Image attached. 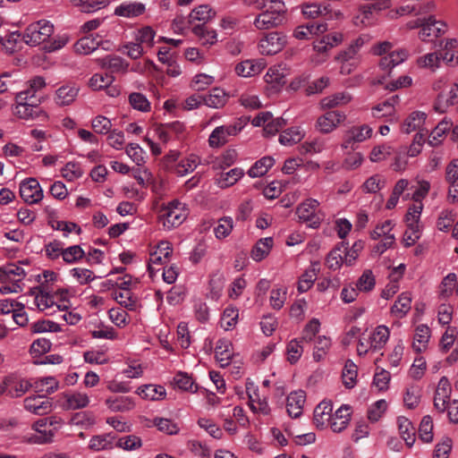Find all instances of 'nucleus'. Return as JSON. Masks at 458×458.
Listing matches in <instances>:
<instances>
[{"instance_id":"f257e3e1","label":"nucleus","mask_w":458,"mask_h":458,"mask_svg":"<svg viewBox=\"0 0 458 458\" xmlns=\"http://www.w3.org/2000/svg\"><path fill=\"white\" fill-rule=\"evenodd\" d=\"M188 214L186 204L174 199L162 205L159 210L158 221L164 230L171 231L179 227L185 221Z\"/></svg>"},{"instance_id":"f03ea898","label":"nucleus","mask_w":458,"mask_h":458,"mask_svg":"<svg viewBox=\"0 0 458 458\" xmlns=\"http://www.w3.org/2000/svg\"><path fill=\"white\" fill-rule=\"evenodd\" d=\"M285 7L282 0L272 1L255 17L254 27L259 30H267L281 25L284 19Z\"/></svg>"},{"instance_id":"7ed1b4c3","label":"nucleus","mask_w":458,"mask_h":458,"mask_svg":"<svg viewBox=\"0 0 458 458\" xmlns=\"http://www.w3.org/2000/svg\"><path fill=\"white\" fill-rule=\"evenodd\" d=\"M54 33V25L47 20L30 24L23 32L22 39L30 46H38L46 42Z\"/></svg>"},{"instance_id":"20e7f679","label":"nucleus","mask_w":458,"mask_h":458,"mask_svg":"<svg viewBox=\"0 0 458 458\" xmlns=\"http://www.w3.org/2000/svg\"><path fill=\"white\" fill-rule=\"evenodd\" d=\"M15 102L13 113L21 119H35L40 114L45 115L38 105L39 100L37 98H30L28 93H17Z\"/></svg>"},{"instance_id":"39448f33","label":"nucleus","mask_w":458,"mask_h":458,"mask_svg":"<svg viewBox=\"0 0 458 458\" xmlns=\"http://www.w3.org/2000/svg\"><path fill=\"white\" fill-rule=\"evenodd\" d=\"M342 33L334 32L322 37L313 42L315 54L311 56V62L316 65L323 64L328 56V52L343 42Z\"/></svg>"},{"instance_id":"423d86ee","label":"nucleus","mask_w":458,"mask_h":458,"mask_svg":"<svg viewBox=\"0 0 458 458\" xmlns=\"http://www.w3.org/2000/svg\"><path fill=\"white\" fill-rule=\"evenodd\" d=\"M363 45V38H358L345 50L340 52L335 56V60L341 63V73L349 74L353 71L358 64V52Z\"/></svg>"},{"instance_id":"0eeeda50","label":"nucleus","mask_w":458,"mask_h":458,"mask_svg":"<svg viewBox=\"0 0 458 458\" xmlns=\"http://www.w3.org/2000/svg\"><path fill=\"white\" fill-rule=\"evenodd\" d=\"M372 133L373 130L368 124L352 126L344 132L341 147L344 149H355L360 143L369 139Z\"/></svg>"},{"instance_id":"6e6552de","label":"nucleus","mask_w":458,"mask_h":458,"mask_svg":"<svg viewBox=\"0 0 458 458\" xmlns=\"http://www.w3.org/2000/svg\"><path fill=\"white\" fill-rule=\"evenodd\" d=\"M318 206L319 202L315 199H307L301 202L296 209L299 220L311 228H318L321 223V217L318 213Z\"/></svg>"},{"instance_id":"1a4fd4ad","label":"nucleus","mask_w":458,"mask_h":458,"mask_svg":"<svg viewBox=\"0 0 458 458\" xmlns=\"http://www.w3.org/2000/svg\"><path fill=\"white\" fill-rule=\"evenodd\" d=\"M345 119L346 115L344 112L337 110L327 111L318 117L315 127L319 132L328 134L337 129Z\"/></svg>"},{"instance_id":"9d476101","label":"nucleus","mask_w":458,"mask_h":458,"mask_svg":"<svg viewBox=\"0 0 458 458\" xmlns=\"http://www.w3.org/2000/svg\"><path fill=\"white\" fill-rule=\"evenodd\" d=\"M286 45V38L279 32L267 34L259 43L260 54L272 55L280 52Z\"/></svg>"},{"instance_id":"9b49d317","label":"nucleus","mask_w":458,"mask_h":458,"mask_svg":"<svg viewBox=\"0 0 458 458\" xmlns=\"http://www.w3.org/2000/svg\"><path fill=\"white\" fill-rule=\"evenodd\" d=\"M21 198L29 204H36L43 199V191L35 178L23 180L20 184Z\"/></svg>"},{"instance_id":"f8f14e48","label":"nucleus","mask_w":458,"mask_h":458,"mask_svg":"<svg viewBox=\"0 0 458 458\" xmlns=\"http://www.w3.org/2000/svg\"><path fill=\"white\" fill-rule=\"evenodd\" d=\"M301 11L303 15L309 19L322 16L327 20H339L343 17V13L339 10H332L330 5L305 4L301 7Z\"/></svg>"},{"instance_id":"ddd939ff","label":"nucleus","mask_w":458,"mask_h":458,"mask_svg":"<svg viewBox=\"0 0 458 458\" xmlns=\"http://www.w3.org/2000/svg\"><path fill=\"white\" fill-rule=\"evenodd\" d=\"M434 8L435 4L431 1L422 3V0H410L409 3H407L404 5H402L396 10L390 11L387 13V16L390 19H395L399 16H403L412 13H414L415 14L427 13L433 10Z\"/></svg>"},{"instance_id":"4468645a","label":"nucleus","mask_w":458,"mask_h":458,"mask_svg":"<svg viewBox=\"0 0 458 458\" xmlns=\"http://www.w3.org/2000/svg\"><path fill=\"white\" fill-rule=\"evenodd\" d=\"M446 28L447 26L444 21H437L435 17L430 16L422 21L419 37L423 41H431L444 34Z\"/></svg>"},{"instance_id":"2eb2a0df","label":"nucleus","mask_w":458,"mask_h":458,"mask_svg":"<svg viewBox=\"0 0 458 458\" xmlns=\"http://www.w3.org/2000/svg\"><path fill=\"white\" fill-rule=\"evenodd\" d=\"M23 403L26 411L38 416L46 415L53 409L51 400L43 394L29 396Z\"/></svg>"},{"instance_id":"dca6fc26","label":"nucleus","mask_w":458,"mask_h":458,"mask_svg":"<svg viewBox=\"0 0 458 458\" xmlns=\"http://www.w3.org/2000/svg\"><path fill=\"white\" fill-rule=\"evenodd\" d=\"M452 393V387L449 380L445 377H442L437 384L435 396H434V407L440 412H444L447 404L450 403V396Z\"/></svg>"},{"instance_id":"f3484780","label":"nucleus","mask_w":458,"mask_h":458,"mask_svg":"<svg viewBox=\"0 0 458 458\" xmlns=\"http://www.w3.org/2000/svg\"><path fill=\"white\" fill-rule=\"evenodd\" d=\"M146 4L138 1H125L114 8V14L126 19H135L146 13Z\"/></svg>"},{"instance_id":"a211bd4d","label":"nucleus","mask_w":458,"mask_h":458,"mask_svg":"<svg viewBox=\"0 0 458 458\" xmlns=\"http://www.w3.org/2000/svg\"><path fill=\"white\" fill-rule=\"evenodd\" d=\"M241 131L236 125H223L214 129L208 138L209 146L218 148L225 144L229 136H234Z\"/></svg>"},{"instance_id":"6ab92c4d","label":"nucleus","mask_w":458,"mask_h":458,"mask_svg":"<svg viewBox=\"0 0 458 458\" xmlns=\"http://www.w3.org/2000/svg\"><path fill=\"white\" fill-rule=\"evenodd\" d=\"M266 65L264 59H248L235 66V72L241 77L249 78L260 73Z\"/></svg>"},{"instance_id":"aec40b11","label":"nucleus","mask_w":458,"mask_h":458,"mask_svg":"<svg viewBox=\"0 0 458 458\" xmlns=\"http://www.w3.org/2000/svg\"><path fill=\"white\" fill-rule=\"evenodd\" d=\"M456 103H458V83H453L446 93H438L434 109L436 112L445 113L449 106Z\"/></svg>"},{"instance_id":"412c9836","label":"nucleus","mask_w":458,"mask_h":458,"mask_svg":"<svg viewBox=\"0 0 458 458\" xmlns=\"http://www.w3.org/2000/svg\"><path fill=\"white\" fill-rule=\"evenodd\" d=\"M350 422V406L344 404L339 407L328 421L331 429L340 433L347 428Z\"/></svg>"},{"instance_id":"4be33fe9","label":"nucleus","mask_w":458,"mask_h":458,"mask_svg":"<svg viewBox=\"0 0 458 458\" xmlns=\"http://www.w3.org/2000/svg\"><path fill=\"white\" fill-rule=\"evenodd\" d=\"M64 403L63 407L65 410H79L85 408L89 403V397L86 393L71 391L63 394Z\"/></svg>"},{"instance_id":"5701e85b","label":"nucleus","mask_w":458,"mask_h":458,"mask_svg":"<svg viewBox=\"0 0 458 458\" xmlns=\"http://www.w3.org/2000/svg\"><path fill=\"white\" fill-rule=\"evenodd\" d=\"M79 93V88L72 83L61 86L55 90V101L60 106H69L74 102Z\"/></svg>"},{"instance_id":"b1692460","label":"nucleus","mask_w":458,"mask_h":458,"mask_svg":"<svg viewBox=\"0 0 458 458\" xmlns=\"http://www.w3.org/2000/svg\"><path fill=\"white\" fill-rule=\"evenodd\" d=\"M445 178L450 184L448 199L455 202L458 200V158L451 161L446 166Z\"/></svg>"},{"instance_id":"393cba45","label":"nucleus","mask_w":458,"mask_h":458,"mask_svg":"<svg viewBox=\"0 0 458 458\" xmlns=\"http://www.w3.org/2000/svg\"><path fill=\"white\" fill-rule=\"evenodd\" d=\"M426 119V113L421 111L411 112L402 123V132L409 134L412 131L422 130Z\"/></svg>"},{"instance_id":"a878e982","label":"nucleus","mask_w":458,"mask_h":458,"mask_svg":"<svg viewBox=\"0 0 458 458\" xmlns=\"http://www.w3.org/2000/svg\"><path fill=\"white\" fill-rule=\"evenodd\" d=\"M306 400L305 393L301 390L292 392L287 396V411L293 418H298L302 413V408Z\"/></svg>"},{"instance_id":"bb28decb","label":"nucleus","mask_w":458,"mask_h":458,"mask_svg":"<svg viewBox=\"0 0 458 458\" xmlns=\"http://www.w3.org/2000/svg\"><path fill=\"white\" fill-rule=\"evenodd\" d=\"M384 9H386V6H379V3L364 4L360 8L359 13L355 16L354 23L356 25L369 26L374 21V12L382 11Z\"/></svg>"},{"instance_id":"cd10ccee","label":"nucleus","mask_w":458,"mask_h":458,"mask_svg":"<svg viewBox=\"0 0 458 458\" xmlns=\"http://www.w3.org/2000/svg\"><path fill=\"white\" fill-rule=\"evenodd\" d=\"M47 424L53 425V422L48 421V419H41L33 424V428L37 433L30 438L31 443L41 445L52 441L54 436L52 430L44 428Z\"/></svg>"},{"instance_id":"c85d7f7f","label":"nucleus","mask_w":458,"mask_h":458,"mask_svg":"<svg viewBox=\"0 0 458 458\" xmlns=\"http://www.w3.org/2000/svg\"><path fill=\"white\" fill-rule=\"evenodd\" d=\"M215 353L220 367L225 368L228 366L233 354L231 341L227 339H219L215 348Z\"/></svg>"},{"instance_id":"c756f323","label":"nucleus","mask_w":458,"mask_h":458,"mask_svg":"<svg viewBox=\"0 0 458 458\" xmlns=\"http://www.w3.org/2000/svg\"><path fill=\"white\" fill-rule=\"evenodd\" d=\"M156 30L151 26L146 25L133 32V39L145 49H150L156 44Z\"/></svg>"},{"instance_id":"7c9ffc66","label":"nucleus","mask_w":458,"mask_h":458,"mask_svg":"<svg viewBox=\"0 0 458 458\" xmlns=\"http://www.w3.org/2000/svg\"><path fill=\"white\" fill-rule=\"evenodd\" d=\"M400 98L394 95L371 108V114L374 118H382L394 114L395 106L399 103Z\"/></svg>"},{"instance_id":"2f4dec72","label":"nucleus","mask_w":458,"mask_h":458,"mask_svg":"<svg viewBox=\"0 0 458 458\" xmlns=\"http://www.w3.org/2000/svg\"><path fill=\"white\" fill-rule=\"evenodd\" d=\"M453 127V122L451 119L447 117H444L437 125L431 131V133L429 135L428 143L431 146H437L439 145L446 133L451 130Z\"/></svg>"},{"instance_id":"473e14b6","label":"nucleus","mask_w":458,"mask_h":458,"mask_svg":"<svg viewBox=\"0 0 458 458\" xmlns=\"http://www.w3.org/2000/svg\"><path fill=\"white\" fill-rule=\"evenodd\" d=\"M59 387V382L54 377H44L32 380V388L44 396L55 393Z\"/></svg>"},{"instance_id":"72a5a7b5","label":"nucleus","mask_w":458,"mask_h":458,"mask_svg":"<svg viewBox=\"0 0 458 458\" xmlns=\"http://www.w3.org/2000/svg\"><path fill=\"white\" fill-rule=\"evenodd\" d=\"M430 338V329L426 325H419L414 333L412 347L415 352H421L427 349Z\"/></svg>"},{"instance_id":"f704fd0d","label":"nucleus","mask_w":458,"mask_h":458,"mask_svg":"<svg viewBox=\"0 0 458 458\" xmlns=\"http://www.w3.org/2000/svg\"><path fill=\"white\" fill-rule=\"evenodd\" d=\"M390 332L387 327L378 326L369 336V346L372 350H381L389 339Z\"/></svg>"},{"instance_id":"c9c22d12","label":"nucleus","mask_w":458,"mask_h":458,"mask_svg":"<svg viewBox=\"0 0 458 458\" xmlns=\"http://www.w3.org/2000/svg\"><path fill=\"white\" fill-rule=\"evenodd\" d=\"M106 404L112 411H129L135 406L134 401L130 396L110 397L106 400Z\"/></svg>"},{"instance_id":"e433bc0d","label":"nucleus","mask_w":458,"mask_h":458,"mask_svg":"<svg viewBox=\"0 0 458 458\" xmlns=\"http://www.w3.org/2000/svg\"><path fill=\"white\" fill-rule=\"evenodd\" d=\"M411 295L410 293H403L398 296L394 305L391 308V313L398 318H403L411 310Z\"/></svg>"},{"instance_id":"4c0bfd02","label":"nucleus","mask_w":458,"mask_h":458,"mask_svg":"<svg viewBox=\"0 0 458 458\" xmlns=\"http://www.w3.org/2000/svg\"><path fill=\"white\" fill-rule=\"evenodd\" d=\"M114 299L128 310H137L140 307L139 299L131 291H114Z\"/></svg>"},{"instance_id":"58836bf2","label":"nucleus","mask_w":458,"mask_h":458,"mask_svg":"<svg viewBox=\"0 0 458 458\" xmlns=\"http://www.w3.org/2000/svg\"><path fill=\"white\" fill-rule=\"evenodd\" d=\"M199 165V157L194 154H191L185 158L180 160L174 167V172L178 176H184L193 172Z\"/></svg>"},{"instance_id":"ea45409f","label":"nucleus","mask_w":458,"mask_h":458,"mask_svg":"<svg viewBox=\"0 0 458 458\" xmlns=\"http://www.w3.org/2000/svg\"><path fill=\"white\" fill-rule=\"evenodd\" d=\"M275 159L270 156H266L256 161L248 170V175L251 178H258L265 175L274 165Z\"/></svg>"},{"instance_id":"a19ab883","label":"nucleus","mask_w":458,"mask_h":458,"mask_svg":"<svg viewBox=\"0 0 458 458\" xmlns=\"http://www.w3.org/2000/svg\"><path fill=\"white\" fill-rule=\"evenodd\" d=\"M352 100V96L348 92H337L321 99L320 106L322 109H331L348 104Z\"/></svg>"},{"instance_id":"79ce46f5","label":"nucleus","mask_w":458,"mask_h":458,"mask_svg":"<svg viewBox=\"0 0 458 458\" xmlns=\"http://www.w3.org/2000/svg\"><path fill=\"white\" fill-rule=\"evenodd\" d=\"M305 136V131L301 127H291L281 132L279 142L284 146H293L300 142Z\"/></svg>"},{"instance_id":"37998d69","label":"nucleus","mask_w":458,"mask_h":458,"mask_svg":"<svg viewBox=\"0 0 458 458\" xmlns=\"http://www.w3.org/2000/svg\"><path fill=\"white\" fill-rule=\"evenodd\" d=\"M100 65L111 72H123L127 71L129 64L120 56L107 55L100 60Z\"/></svg>"},{"instance_id":"c03bdc74","label":"nucleus","mask_w":458,"mask_h":458,"mask_svg":"<svg viewBox=\"0 0 458 458\" xmlns=\"http://www.w3.org/2000/svg\"><path fill=\"white\" fill-rule=\"evenodd\" d=\"M193 34L199 39L202 45L212 46L217 41V34L215 30L209 29L204 24H199L192 28Z\"/></svg>"},{"instance_id":"a18cd8bd","label":"nucleus","mask_w":458,"mask_h":458,"mask_svg":"<svg viewBox=\"0 0 458 458\" xmlns=\"http://www.w3.org/2000/svg\"><path fill=\"white\" fill-rule=\"evenodd\" d=\"M346 250V244L342 243L341 245L333 249L327 255L326 263L328 268L332 270L339 269L343 264H344V254Z\"/></svg>"},{"instance_id":"49530a36","label":"nucleus","mask_w":458,"mask_h":458,"mask_svg":"<svg viewBox=\"0 0 458 458\" xmlns=\"http://www.w3.org/2000/svg\"><path fill=\"white\" fill-rule=\"evenodd\" d=\"M399 433L402 438L405 441V444L411 447L415 442V428L411 422L404 418L399 417L397 420Z\"/></svg>"},{"instance_id":"de8ad7c7","label":"nucleus","mask_w":458,"mask_h":458,"mask_svg":"<svg viewBox=\"0 0 458 458\" xmlns=\"http://www.w3.org/2000/svg\"><path fill=\"white\" fill-rule=\"evenodd\" d=\"M273 247V238L266 237L257 242L251 250V258L255 261H261L270 252Z\"/></svg>"},{"instance_id":"09e8293b","label":"nucleus","mask_w":458,"mask_h":458,"mask_svg":"<svg viewBox=\"0 0 458 458\" xmlns=\"http://www.w3.org/2000/svg\"><path fill=\"white\" fill-rule=\"evenodd\" d=\"M264 79L275 91L279 90L285 83L284 74L279 66L270 67L265 74Z\"/></svg>"},{"instance_id":"8fccbe9b","label":"nucleus","mask_w":458,"mask_h":458,"mask_svg":"<svg viewBox=\"0 0 458 458\" xmlns=\"http://www.w3.org/2000/svg\"><path fill=\"white\" fill-rule=\"evenodd\" d=\"M137 394L144 399L156 401L163 399L165 396L166 392L161 386L149 384L139 387Z\"/></svg>"},{"instance_id":"3c124183","label":"nucleus","mask_w":458,"mask_h":458,"mask_svg":"<svg viewBox=\"0 0 458 458\" xmlns=\"http://www.w3.org/2000/svg\"><path fill=\"white\" fill-rule=\"evenodd\" d=\"M115 437L112 434L94 436L89 444V447L95 451L99 452L113 448Z\"/></svg>"},{"instance_id":"603ef678","label":"nucleus","mask_w":458,"mask_h":458,"mask_svg":"<svg viewBox=\"0 0 458 458\" xmlns=\"http://www.w3.org/2000/svg\"><path fill=\"white\" fill-rule=\"evenodd\" d=\"M40 289L38 293H36L35 290L30 292V295L34 296V304L41 311H47V310L53 308L55 301L51 295L44 290V284H41Z\"/></svg>"},{"instance_id":"864d4df0","label":"nucleus","mask_w":458,"mask_h":458,"mask_svg":"<svg viewBox=\"0 0 458 458\" xmlns=\"http://www.w3.org/2000/svg\"><path fill=\"white\" fill-rule=\"evenodd\" d=\"M333 404L330 401L321 402L314 411V420L317 425L323 426L332 417Z\"/></svg>"},{"instance_id":"5fc2aeb1","label":"nucleus","mask_w":458,"mask_h":458,"mask_svg":"<svg viewBox=\"0 0 458 458\" xmlns=\"http://www.w3.org/2000/svg\"><path fill=\"white\" fill-rule=\"evenodd\" d=\"M318 268V264L314 263L311 267L307 269L301 276L298 282V291L302 293L307 292L313 285L317 279Z\"/></svg>"},{"instance_id":"6e6d98bb","label":"nucleus","mask_w":458,"mask_h":458,"mask_svg":"<svg viewBox=\"0 0 458 458\" xmlns=\"http://www.w3.org/2000/svg\"><path fill=\"white\" fill-rule=\"evenodd\" d=\"M244 175L242 168L235 167L230 171L222 174L217 179V185L220 188H228L236 183Z\"/></svg>"},{"instance_id":"4d7b16f0","label":"nucleus","mask_w":458,"mask_h":458,"mask_svg":"<svg viewBox=\"0 0 458 458\" xmlns=\"http://www.w3.org/2000/svg\"><path fill=\"white\" fill-rule=\"evenodd\" d=\"M215 14V12L209 7V5H199L191 12L189 15V22L192 23L193 21H198L205 23L212 19Z\"/></svg>"},{"instance_id":"13d9d810","label":"nucleus","mask_w":458,"mask_h":458,"mask_svg":"<svg viewBox=\"0 0 458 458\" xmlns=\"http://www.w3.org/2000/svg\"><path fill=\"white\" fill-rule=\"evenodd\" d=\"M203 102L209 107L219 108L225 104L226 94L224 89L215 88L203 98Z\"/></svg>"},{"instance_id":"bf43d9fd","label":"nucleus","mask_w":458,"mask_h":458,"mask_svg":"<svg viewBox=\"0 0 458 458\" xmlns=\"http://www.w3.org/2000/svg\"><path fill=\"white\" fill-rule=\"evenodd\" d=\"M173 383L175 387L183 391H190L191 393L198 391V386L194 384L191 377L184 372L176 373L174 377Z\"/></svg>"},{"instance_id":"052dcab7","label":"nucleus","mask_w":458,"mask_h":458,"mask_svg":"<svg viewBox=\"0 0 458 458\" xmlns=\"http://www.w3.org/2000/svg\"><path fill=\"white\" fill-rule=\"evenodd\" d=\"M4 273L5 274L6 283L14 284H22L21 282L27 275L22 267L15 264H9L4 267Z\"/></svg>"},{"instance_id":"680f3d73","label":"nucleus","mask_w":458,"mask_h":458,"mask_svg":"<svg viewBox=\"0 0 458 458\" xmlns=\"http://www.w3.org/2000/svg\"><path fill=\"white\" fill-rule=\"evenodd\" d=\"M442 57L437 53H428L420 56L416 64L420 68L429 69L435 72L440 65Z\"/></svg>"},{"instance_id":"e2e57ef3","label":"nucleus","mask_w":458,"mask_h":458,"mask_svg":"<svg viewBox=\"0 0 458 458\" xmlns=\"http://www.w3.org/2000/svg\"><path fill=\"white\" fill-rule=\"evenodd\" d=\"M238 317L239 311L235 307H227L220 319L221 327L226 331L233 329L237 324Z\"/></svg>"},{"instance_id":"0e129e2a","label":"nucleus","mask_w":458,"mask_h":458,"mask_svg":"<svg viewBox=\"0 0 458 458\" xmlns=\"http://www.w3.org/2000/svg\"><path fill=\"white\" fill-rule=\"evenodd\" d=\"M357 374L358 370L356 364L352 360H348L345 362L342 373L343 383L347 388H352L355 386Z\"/></svg>"},{"instance_id":"69168bd1","label":"nucleus","mask_w":458,"mask_h":458,"mask_svg":"<svg viewBox=\"0 0 458 458\" xmlns=\"http://www.w3.org/2000/svg\"><path fill=\"white\" fill-rule=\"evenodd\" d=\"M456 274L449 273L445 276L439 285V295L443 299H448L455 292Z\"/></svg>"},{"instance_id":"338daca9","label":"nucleus","mask_w":458,"mask_h":458,"mask_svg":"<svg viewBox=\"0 0 458 458\" xmlns=\"http://www.w3.org/2000/svg\"><path fill=\"white\" fill-rule=\"evenodd\" d=\"M32 388V381L27 379L11 378L8 395L11 397H20Z\"/></svg>"},{"instance_id":"774afa93","label":"nucleus","mask_w":458,"mask_h":458,"mask_svg":"<svg viewBox=\"0 0 458 458\" xmlns=\"http://www.w3.org/2000/svg\"><path fill=\"white\" fill-rule=\"evenodd\" d=\"M332 342L331 339L325 335H319L316 341L314 351H313V359L316 361H320L323 360L329 351L331 347Z\"/></svg>"}]
</instances>
